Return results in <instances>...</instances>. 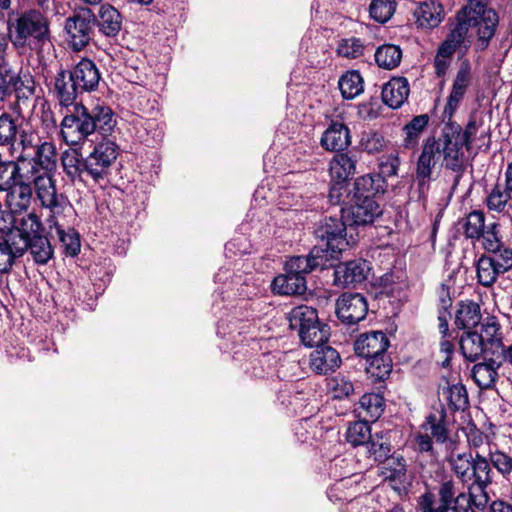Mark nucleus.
<instances>
[{"label":"nucleus","instance_id":"obj_61","mask_svg":"<svg viewBox=\"0 0 512 512\" xmlns=\"http://www.w3.org/2000/svg\"><path fill=\"white\" fill-rule=\"evenodd\" d=\"M328 388L336 399L348 398L354 393V385L352 381L341 375L329 379Z\"/></svg>","mask_w":512,"mask_h":512},{"label":"nucleus","instance_id":"obj_21","mask_svg":"<svg viewBox=\"0 0 512 512\" xmlns=\"http://www.w3.org/2000/svg\"><path fill=\"white\" fill-rule=\"evenodd\" d=\"M78 86L80 92H92L98 88L101 74L96 64L88 59L82 58L72 70L68 71Z\"/></svg>","mask_w":512,"mask_h":512},{"label":"nucleus","instance_id":"obj_44","mask_svg":"<svg viewBox=\"0 0 512 512\" xmlns=\"http://www.w3.org/2000/svg\"><path fill=\"white\" fill-rule=\"evenodd\" d=\"M343 98L354 99L364 90L363 78L358 71L352 70L344 73L338 82Z\"/></svg>","mask_w":512,"mask_h":512},{"label":"nucleus","instance_id":"obj_9","mask_svg":"<svg viewBox=\"0 0 512 512\" xmlns=\"http://www.w3.org/2000/svg\"><path fill=\"white\" fill-rule=\"evenodd\" d=\"M95 14L89 8L74 12L65 20L66 40L73 51L83 50L95 34Z\"/></svg>","mask_w":512,"mask_h":512},{"label":"nucleus","instance_id":"obj_11","mask_svg":"<svg viewBox=\"0 0 512 512\" xmlns=\"http://www.w3.org/2000/svg\"><path fill=\"white\" fill-rule=\"evenodd\" d=\"M453 141H458L462 151L463 147L470 150L474 144H477L479 148L482 146L488 147L490 141V128L485 125L483 113H471L464 130L462 131L460 128L459 136L456 134Z\"/></svg>","mask_w":512,"mask_h":512},{"label":"nucleus","instance_id":"obj_37","mask_svg":"<svg viewBox=\"0 0 512 512\" xmlns=\"http://www.w3.org/2000/svg\"><path fill=\"white\" fill-rule=\"evenodd\" d=\"M474 14V8L464 7L463 9H461V11H459L457 14V23L455 27L451 30L447 39L460 46L464 42L468 30L472 27V24L476 23Z\"/></svg>","mask_w":512,"mask_h":512},{"label":"nucleus","instance_id":"obj_1","mask_svg":"<svg viewBox=\"0 0 512 512\" xmlns=\"http://www.w3.org/2000/svg\"><path fill=\"white\" fill-rule=\"evenodd\" d=\"M470 452L453 454L448 459L456 478L464 487H476L481 491L492 483V468L487 453L491 449L489 437L476 428L467 433Z\"/></svg>","mask_w":512,"mask_h":512},{"label":"nucleus","instance_id":"obj_47","mask_svg":"<svg viewBox=\"0 0 512 512\" xmlns=\"http://www.w3.org/2000/svg\"><path fill=\"white\" fill-rule=\"evenodd\" d=\"M476 271L478 282L485 287L492 286L496 282L498 276L502 274L498 267H496L494 260L490 259L486 255H483L478 259Z\"/></svg>","mask_w":512,"mask_h":512},{"label":"nucleus","instance_id":"obj_28","mask_svg":"<svg viewBox=\"0 0 512 512\" xmlns=\"http://www.w3.org/2000/svg\"><path fill=\"white\" fill-rule=\"evenodd\" d=\"M357 160L349 153H336L329 163V172L333 181L346 183L356 172Z\"/></svg>","mask_w":512,"mask_h":512},{"label":"nucleus","instance_id":"obj_30","mask_svg":"<svg viewBox=\"0 0 512 512\" xmlns=\"http://www.w3.org/2000/svg\"><path fill=\"white\" fill-rule=\"evenodd\" d=\"M6 191H8L6 204L12 213L21 214L29 208L32 199V189L29 184L23 182V179L19 184H14Z\"/></svg>","mask_w":512,"mask_h":512},{"label":"nucleus","instance_id":"obj_46","mask_svg":"<svg viewBox=\"0 0 512 512\" xmlns=\"http://www.w3.org/2000/svg\"><path fill=\"white\" fill-rule=\"evenodd\" d=\"M511 194L512 191H509L506 185L502 187L500 184H496L486 197L488 209L498 213L506 211L507 207L512 206Z\"/></svg>","mask_w":512,"mask_h":512},{"label":"nucleus","instance_id":"obj_59","mask_svg":"<svg viewBox=\"0 0 512 512\" xmlns=\"http://www.w3.org/2000/svg\"><path fill=\"white\" fill-rule=\"evenodd\" d=\"M41 226L38 216L35 213H28L17 220L15 230H18L24 239H30L33 235H39Z\"/></svg>","mask_w":512,"mask_h":512},{"label":"nucleus","instance_id":"obj_38","mask_svg":"<svg viewBox=\"0 0 512 512\" xmlns=\"http://www.w3.org/2000/svg\"><path fill=\"white\" fill-rule=\"evenodd\" d=\"M428 114L414 116L403 128L405 134L403 146L407 149L416 147L419 139L429 124Z\"/></svg>","mask_w":512,"mask_h":512},{"label":"nucleus","instance_id":"obj_40","mask_svg":"<svg viewBox=\"0 0 512 512\" xmlns=\"http://www.w3.org/2000/svg\"><path fill=\"white\" fill-rule=\"evenodd\" d=\"M301 342L307 347H318L328 341L330 332L329 327L316 320V324L309 325L298 333Z\"/></svg>","mask_w":512,"mask_h":512},{"label":"nucleus","instance_id":"obj_3","mask_svg":"<svg viewBox=\"0 0 512 512\" xmlns=\"http://www.w3.org/2000/svg\"><path fill=\"white\" fill-rule=\"evenodd\" d=\"M108 136H102L89 155L83 158L77 151H65L61 156L63 171L72 181L99 183L107 178L118 157L119 147Z\"/></svg>","mask_w":512,"mask_h":512},{"label":"nucleus","instance_id":"obj_5","mask_svg":"<svg viewBox=\"0 0 512 512\" xmlns=\"http://www.w3.org/2000/svg\"><path fill=\"white\" fill-rule=\"evenodd\" d=\"M456 134H460V125L448 123L438 138L428 137L417 159L415 172L432 175L440 157L443 158V164L447 169L461 172L464 169L465 155L458 141H453Z\"/></svg>","mask_w":512,"mask_h":512},{"label":"nucleus","instance_id":"obj_60","mask_svg":"<svg viewBox=\"0 0 512 512\" xmlns=\"http://www.w3.org/2000/svg\"><path fill=\"white\" fill-rule=\"evenodd\" d=\"M367 449L370 456L374 458L375 461L385 462L389 458L391 452V445L384 439L383 436H378L376 434L375 437H371L367 443Z\"/></svg>","mask_w":512,"mask_h":512},{"label":"nucleus","instance_id":"obj_16","mask_svg":"<svg viewBox=\"0 0 512 512\" xmlns=\"http://www.w3.org/2000/svg\"><path fill=\"white\" fill-rule=\"evenodd\" d=\"M25 239L18 231L0 234V273L8 272L25 253Z\"/></svg>","mask_w":512,"mask_h":512},{"label":"nucleus","instance_id":"obj_32","mask_svg":"<svg viewBox=\"0 0 512 512\" xmlns=\"http://www.w3.org/2000/svg\"><path fill=\"white\" fill-rule=\"evenodd\" d=\"M273 291L281 295H301L306 291V279L290 271L278 275L272 282Z\"/></svg>","mask_w":512,"mask_h":512},{"label":"nucleus","instance_id":"obj_39","mask_svg":"<svg viewBox=\"0 0 512 512\" xmlns=\"http://www.w3.org/2000/svg\"><path fill=\"white\" fill-rule=\"evenodd\" d=\"M481 320L480 307L474 302L461 303L455 316V325L459 329L475 328Z\"/></svg>","mask_w":512,"mask_h":512},{"label":"nucleus","instance_id":"obj_63","mask_svg":"<svg viewBox=\"0 0 512 512\" xmlns=\"http://www.w3.org/2000/svg\"><path fill=\"white\" fill-rule=\"evenodd\" d=\"M498 224L491 223L486 226V229L481 235L482 246L488 252H496L502 247V243L499 237Z\"/></svg>","mask_w":512,"mask_h":512},{"label":"nucleus","instance_id":"obj_14","mask_svg":"<svg viewBox=\"0 0 512 512\" xmlns=\"http://www.w3.org/2000/svg\"><path fill=\"white\" fill-rule=\"evenodd\" d=\"M329 265L328 252L321 246H314L307 256L291 257L285 264V271L305 277L309 272L317 268H327Z\"/></svg>","mask_w":512,"mask_h":512},{"label":"nucleus","instance_id":"obj_35","mask_svg":"<svg viewBox=\"0 0 512 512\" xmlns=\"http://www.w3.org/2000/svg\"><path fill=\"white\" fill-rule=\"evenodd\" d=\"M25 252L28 251L36 264L45 265L54 255V250L47 237L33 235L25 239Z\"/></svg>","mask_w":512,"mask_h":512},{"label":"nucleus","instance_id":"obj_36","mask_svg":"<svg viewBox=\"0 0 512 512\" xmlns=\"http://www.w3.org/2000/svg\"><path fill=\"white\" fill-rule=\"evenodd\" d=\"M460 350L465 359L473 362L480 356L485 358L486 346H484L478 331H468L463 334L459 341Z\"/></svg>","mask_w":512,"mask_h":512},{"label":"nucleus","instance_id":"obj_57","mask_svg":"<svg viewBox=\"0 0 512 512\" xmlns=\"http://www.w3.org/2000/svg\"><path fill=\"white\" fill-rule=\"evenodd\" d=\"M365 46L359 38L342 39L337 47V54L347 59H356L364 55Z\"/></svg>","mask_w":512,"mask_h":512},{"label":"nucleus","instance_id":"obj_49","mask_svg":"<svg viewBox=\"0 0 512 512\" xmlns=\"http://www.w3.org/2000/svg\"><path fill=\"white\" fill-rule=\"evenodd\" d=\"M460 224L465 236L472 240H480L482 233L486 229L484 213L476 210L470 212L462 219Z\"/></svg>","mask_w":512,"mask_h":512},{"label":"nucleus","instance_id":"obj_42","mask_svg":"<svg viewBox=\"0 0 512 512\" xmlns=\"http://www.w3.org/2000/svg\"><path fill=\"white\" fill-rule=\"evenodd\" d=\"M289 326L297 332H301L309 325L316 324L319 319L317 310L307 305L294 307L289 313Z\"/></svg>","mask_w":512,"mask_h":512},{"label":"nucleus","instance_id":"obj_12","mask_svg":"<svg viewBox=\"0 0 512 512\" xmlns=\"http://www.w3.org/2000/svg\"><path fill=\"white\" fill-rule=\"evenodd\" d=\"M336 315L346 325H355L365 319L368 303L361 293H343L336 301Z\"/></svg>","mask_w":512,"mask_h":512},{"label":"nucleus","instance_id":"obj_34","mask_svg":"<svg viewBox=\"0 0 512 512\" xmlns=\"http://www.w3.org/2000/svg\"><path fill=\"white\" fill-rule=\"evenodd\" d=\"M52 215L47 220L50 233L53 234V229L65 251L66 254L70 256H75L80 251V239L79 235L74 231V229H69L65 231L55 220V215L51 212Z\"/></svg>","mask_w":512,"mask_h":512},{"label":"nucleus","instance_id":"obj_41","mask_svg":"<svg viewBox=\"0 0 512 512\" xmlns=\"http://www.w3.org/2000/svg\"><path fill=\"white\" fill-rule=\"evenodd\" d=\"M382 474L384 478L396 485L404 486L407 482V464L402 456L390 457L385 460Z\"/></svg>","mask_w":512,"mask_h":512},{"label":"nucleus","instance_id":"obj_13","mask_svg":"<svg viewBox=\"0 0 512 512\" xmlns=\"http://www.w3.org/2000/svg\"><path fill=\"white\" fill-rule=\"evenodd\" d=\"M471 84V70L468 62H463L453 81L447 103L442 114V121L454 123L452 117L465 97L468 87Z\"/></svg>","mask_w":512,"mask_h":512},{"label":"nucleus","instance_id":"obj_17","mask_svg":"<svg viewBox=\"0 0 512 512\" xmlns=\"http://www.w3.org/2000/svg\"><path fill=\"white\" fill-rule=\"evenodd\" d=\"M51 92L61 108L69 109L79 104L76 102L78 93H81L75 81L67 70L60 69L52 83Z\"/></svg>","mask_w":512,"mask_h":512},{"label":"nucleus","instance_id":"obj_2","mask_svg":"<svg viewBox=\"0 0 512 512\" xmlns=\"http://www.w3.org/2000/svg\"><path fill=\"white\" fill-rule=\"evenodd\" d=\"M116 124L115 113L109 106L97 104L88 108L80 103L70 107L63 117L61 135L67 144L77 145L95 132L110 136Z\"/></svg>","mask_w":512,"mask_h":512},{"label":"nucleus","instance_id":"obj_15","mask_svg":"<svg viewBox=\"0 0 512 512\" xmlns=\"http://www.w3.org/2000/svg\"><path fill=\"white\" fill-rule=\"evenodd\" d=\"M370 270L369 262L362 259L340 263L334 269V284L342 287L360 284L367 279Z\"/></svg>","mask_w":512,"mask_h":512},{"label":"nucleus","instance_id":"obj_4","mask_svg":"<svg viewBox=\"0 0 512 512\" xmlns=\"http://www.w3.org/2000/svg\"><path fill=\"white\" fill-rule=\"evenodd\" d=\"M7 28L13 47L22 53L40 54L51 44L50 20L36 8L10 14Z\"/></svg>","mask_w":512,"mask_h":512},{"label":"nucleus","instance_id":"obj_56","mask_svg":"<svg viewBox=\"0 0 512 512\" xmlns=\"http://www.w3.org/2000/svg\"><path fill=\"white\" fill-rule=\"evenodd\" d=\"M385 146V139L383 135L374 130H366L361 133L359 141V149L367 152L368 154H375Z\"/></svg>","mask_w":512,"mask_h":512},{"label":"nucleus","instance_id":"obj_27","mask_svg":"<svg viewBox=\"0 0 512 512\" xmlns=\"http://www.w3.org/2000/svg\"><path fill=\"white\" fill-rule=\"evenodd\" d=\"M355 204L351 207L349 215L354 225L372 224L382 214L380 205L375 199H354Z\"/></svg>","mask_w":512,"mask_h":512},{"label":"nucleus","instance_id":"obj_18","mask_svg":"<svg viewBox=\"0 0 512 512\" xmlns=\"http://www.w3.org/2000/svg\"><path fill=\"white\" fill-rule=\"evenodd\" d=\"M476 23L472 27H477V40L475 46L477 50H485L490 40L495 34L498 25V15L493 10H485L483 5L477 3L474 14Z\"/></svg>","mask_w":512,"mask_h":512},{"label":"nucleus","instance_id":"obj_20","mask_svg":"<svg viewBox=\"0 0 512 512\" xmlns=\"http://www.w3.org/2000/svg\"><path fill=\"white\" fill-rule=\"evenodd\" d=\"M504 362V357L486 355L483 362L476 363L471 368V377L480 389L492 388L498 378V369Z\"/></svg>","mask_w":512,"mask_h":512},{"label":"nucleus","instance_id":"obj_53","mask_svg":"<svg viewBox=\"0 0 512 512\" xmlns=\"http://www.w3.org/2000/svg\"><path fill=\"white\" fill-rule=\"evenodd\" d=\"M421 428L425 432L430 431L431 438H434L437 443L442 444L448 439V429L443 417L438 418L435 414H430L426 417Z\"/></svg>","mask_w":512,"mask_h":512},{"label":"nucleus","instance_id":"obj_25","mask_svg":"<svg viewBox=\"0 0 512 512\" xmlns=\"http://www.w3.org/2000/svg\"><path fill=\"white\" fill-rule=\"evenodd\" d=\"M39 141L33 132L20 129L16 139L8 146L9 154L18 163L25 162L31 159Z\"/></svg>","mask_w":512,"mask_h":512},{"label":"nucleus","instance_id":"obj_33","mask_svg":"<svg viewBox=\"0 0 512 512\" xmlns=\"http://www.w3.org/2000/svg\"><path fill=\"white\" fill-rule=\"evenodd\" d=\"M438 396L453 411L464 410L468 405L466 388L460 383L450 385L446 382V385L439 388Z\"/></svg>","mask_w":512,"mask_h":512},{"label":"nucleus","instance_id":"obj_31","mask_svg":"<svg viewBox=\"0 0 512 512\" xmlns=\"http://www.w3.org/2000/svg\"><path fill=\"white\" fill-rule=\"evenodd\" d=\"M417 23L423 28L437 27L444 19V9L441 3L435 0H426L420 3L415 11Z\"/></svg>","mask_w":512,"mask_h":512},{"label":"nucleus","instance_id":"obj_22","mask_svg":"<svg viewBox=\"0 0 512 512\" xmlns=\"http://www.w3.org/2000/svg\"><path fill=\"white\" fill-rule=\"evenodd\" d=\"M320 143L326 151L342 152L351 144L350 130L344 123L333 121L323 132Z\"/></svg>","mask_w":512,"mask_h":512},{"label":"nucleus","instance_id":"obj_43","mask_svg":"<svg viewBox=\"0 0 512 512\" xmlns=\"http://www.w3.org/2000/svg\"><path fill=\"white\" fill-rule=\"evenodd\" d=\"M384 411V399L376 393L364 394L359 400V415L367 421H376Z\"/></svg>","mask_w":512,"mask_h":512},{"label":"nucleus","instance_id":"obj_51","mask_svg":"<svg viewBox=\"0 0 512 512\" xmlns=\"http://www.w3.org/2000/svg\"><path fill=\"white\" fill-rule=\"evenodd\" d=\"M437 495L439 498L437 505H455L460 496H470V490L467 489V492L459 491L454 480L446 479L439 484Z\"/></svg>","mask_w":512,"mask_h":512},{"label":"nucleus","instance_id":"obj_54","mask_svg":"<svg viewBox=\"0 0 512 512\" xmlns=\"http://www.w3.org/2000/svg\"><path fill=\"white\" fill-rule=\"evenodd\" d=\"M367 420L352 423L346 431V440L353 446L364 445L371 438V431Z\"/></svg>","mask_w":512,"mask_h":512},{"label":"nucleus","instance_id":"obj_55","mask_svg":"<svg viewBox=\"0 0 512 512\" xmlns=\"http://www.w3.org/2000/svg\"><path fill=\"white\" fill-rule=\"evenodd\" d=\"M489 466L493 467L505 478L510 479L512 473V457L503 451L489 449L487 453Z\"/></svg>","mask_w":512,"mask_h":512},{"label":"nucleus","instance_id":"obj_8","mask_svg":"<svg viewBox=\"0 0 512 512\" xmlns=\"http://www.w3.org/2000/svg\"><path fill=\"white\" fill-rule=\"evenodd\" d=\"M470 490V496H460L455 505H437L435 494L426 491L419 496L418 512H476L483 511L489 501L486 489L481 491L476 487H466Z\"/></svg>","mask_w":512,"mask_h":512},{"label":"nucleus","instance_id":"obj_26","mask_svg":"<svg viewBox=\"0 0 512 512\" xmlns=\"http://www.w3.org/2000/svg\"><path fill=\"white\" fill-rule=\"evenodd\" d=\"M478 335L486 346V355L504 357L501 327L495 320L490 319L482 324Z\"/></svg>","mask_w":512,"mask_h":512},{"label":"nucleus","instance_id":"obj_24","mask_svg":"<svg viewBox=\"0 0 512 512\" xmlns=\"http://www.w3.org/2000/svg\"><path fill=\"white\" fill-rule=\"evenodd\" d=\"M409 82L405 77H395L385 83L382 88V100L392 109L400 108L408 99Z\"/></svg>","mask_w":512,"mask_h":512},{"label":"nucleus","instance_id":"obj_64","mask_svg":"<svg viewBox=\"0 0 512 512\" xmlns=\"http://www.w3.org/2000/svg\"><path fill=\"white\" fill-rule=\"evenodd\" d=\"M13 92L17 94L18 98H26L35 95L36 84L32 76L24 74L22 76L17 74V80L13 88Z\"/></svg>","mask_w":512,"mask_h":512},{"label":"nucleus","instance_id":"obj_45","mask_svg":"<svg viewBox=\"0 0 512 512\" xmlns=\"http://www.w3.org/2000/svg\"><path fill=\"white\" fill-rule=\"evenodd\" d=\"M402 50L394 44H383L375 51V61L383 69L392 70L399 66Z\"/></svg>","mask_w":512,"mask_h":512},{"label":"nucleus","instance_id":"obj_58","mask_svg":"<svg viewBox=\"0 0 512 512\" xmlns=\"http://www.w3.org/2000/svg\"><path fill=\"white\" fill-rule=\"evenodd\" d=\"M17 73L6 63L0 64V103L4 102L13 93Z\"/></svg>","mask_w":512,"mask_h":512},{"label":"nucleus","instance_id":"obj_7","mask_svg":"<svg viewBox=\"0 0 512 512\" xmlns=\"http://www.w3.org/2000/svg\"><path fill=\"white\" fill-rule=\"evenodd\" d=\"M389 339L382 331L362 334L355 342V353L368 362L367 371L378 380L387 378L392 370L390 358L386 351Z\"/></svg>","mask_w":512,"mask_h":512},{"label":"nucleus","instance_id":"obj_62","mask_svg":"<svg viewBox=\"0 0 512 512\" xmlns=\"http://www.w3.org/2000/svg\"><path fill=\"white\" fill-rule=\"evenodd\" d=\"M431 180L432 175L415 172L414 180L411 185L412 198H416L418 201L425 203L430 190Z\"/></svg>","mask_w":512,"mask_h":512},{"label":"nucleus","instance_id":"obj_23","mask_svg":"<svg viewBox=\"0 0 512 512\" xmlns=\"http://www.w3.org/2000/svg\"><path fill=\"white\" fill-rule=\"evenodd\" d=\"M341 363L339 353L330 346H318L310 354V368L317 374L325 375L335 371Z\"/></svg>","mask_w":512,"mask_h":512},{"label":"nucleus","instance_id":"obj_6","mask_svg":"<svg viewBox=\"0 0 512 512\" xmlns=\"http://www.w3.org/2000/svg\"><path fill=\"white\" fill-rule=\"evenodd\" d=\"M30 160L43 170L33 179L35 192L42 207L54 214L63 213L68 201L63 194L57 192L55 180L51 175V171L55 169L57 163V151L54 143L39 141Z\"/></svg>","mask_w":512,"mask_h":512},{"label":"nucleus","instance_id":"obj_48","mask_svg":"<svg viewBox=\"0 0 512 512\" xmlns=\"http://www.w3.org/2000/svg\"><path fill=\"white\" fill-rule=\"evenodd\" d=\"M21 168L16 160H0V190H7L23 179Z\"/></svg>","mask_w":512,"mask_h":512},{"label":"nucleus","instance_id":"obj_29","mask_svg":"<svg viewBox=\"0 0 512 512\" xmlns=\"http://www.w3.org/2000/svg\"><path fill=\"white\" fill-rule=\"evenodd\" d=\"M385 182L381 175L368 174L357 178L354 182V199H375L379 194L385 191Z\"/></svg>","mask_w":512,"mask_h":512},{"label":"nucleus","instance_id":"obj_10","mask_svg":"<svg viewBox=\"0 0 512 512\" xmlns=\"http://www.w3.org/2000/svg\"><path fill=\"white\" fill-rule=\"evenodd\" d=\"M316 237L324 242L323 249L328 252L329 260L338 258L349 245L346 239V224L343 216L325 217L315 229Z\"/></svg>","mask_w":512,"mask_h":512},{"label":"nucleus","instance_id":"obj_19","mask_svg":"<svg viewBox=\"0 0 512 512\" xmlns=\"http://www.w3.org/2000/svg\"><path fill=\"white\" fill-rule=\"evenodd\" d=\"M94 25L102 36L115 40L122 30L123 17L114 6L104 4L95 14Z\"/></svg>","mask_w":512,"mask_h":512},{"label":"nucleus","instance_id":"obj_50","mask_svg":"<svg viewBox=\"0 0 512 512\" xmlns=\"http://www.w3.org/2000/svg\"><path fill=\"white\" fill-rule=\"evenodd\" d=\"M21 124L8 112L0 113V147H7L16 139Z\"/></svg>","mask_w":512,"mask_h":512},{"label":"nucleus","instance_id":"obj_52","mask_svg":"<svg viewBox=\"0 0 512 512\" xmlns=\"http://www.w3.org/2000/svg\"><path fill=\"white\" fill-rule=\"evenodd\" d=\"M396 0H372L369 13L372 19L379 23H386L394 15Z\"/></svg>","mask_w":512,"mask_h":512}]
</instances>
